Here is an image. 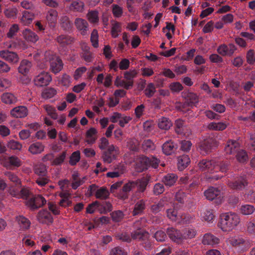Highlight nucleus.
I'll return each mask as SVG.
<instances>
[{"label":"nucleus","instance_id":"1","mask_svg":"<svg viewBox=\"0 0 255 255\" xmlns=\"http://www.w3.org/2000/svg\"><path fill=\"white\" fill-rule=\"evenodd\" d=\"M159 161L154 157H148L145 156H140L136 163V168L138 172H142L151 167L157 168L158 166Z\"/></svg>","mask_w":255,"mask_h":255},{"label":"nucleus","instance_id":"2","mask_svg":"<svg viewBox=\"0 0 255 255\" xmlns=\"http://www.w3.org/2000/svg\"><path fill=\"white\" fill-rule=\"evenodd\" d=\"M167 217L173 222H175L180 218L181 223H190L192 222V218L188 214H181L178 211L177 205L174 204V206L166 211ZM178 223H180L179 222Z\"/></svg>","mask_w":255,"mask_h":255},{"label":"nucleus","instance_id":"3","mask_svg":"<svg viewBox=\"0 0 255 255\" xmlns=\"http://www.w3.org/2000/svg\"><path fill=\"white\" fill-rule=\"evenodd\" d=\"M94 194L97 199L102 200L107 199L110 196V193L106 187H102L98 189V187L95 184H92L88 188L87 194L91 196Z\"/></svg>","mask_w":255,"mask_h":255},{"label":"nucleus","instance_id":"4","mask_svg":"<svg viewBox=\"0 0 255 255\" xmlns=\"http://www.w3.org/2000/svg\"><path fill=\"white\" fill-rule=\"evenodd\" d=\"M52 81V77L50 74L46 72H41L36 75L33 79L34 85L37 87L46 86Z\"/></svg>","mask_w":255,"mask_h":255},{"label":"nucleus","instance_id":"5","mask_svg":"<svg viewBox=\"0 0 255 255\" xmlns=\"http://www.w3.org/2000/svg\"><path fill=\"white\" fill-rule=\"evenodd\" d=\"M217 142L213 137H208L201 142L199 148L203 154L211 152L213 147L217 146Z\"/></svg>","mask_w":255,"mask_h":255},{"label":"nucleus","instance_id":"6","mask_svg":"<svg viewBox=\"0 0 255 255\" xmlns=\"http://www.w3.org/2000/svg\"><path fill=\"white\" fill-rule=\"evenodd\" d=\"M230 244L240 252L246 251L249 247V242L242 237H235L229 240Z\"/></svg>","mask_w":255,"mask_h":255},{"label":"nucleus","instance_id":"7","mask_svg":"<svg viewBox=\"0 0 255 255\" xmlns=\"http://www.w3.org/2000/svg\"><path fill=\"white\" fill-rule=\"evenodd\" d=\"M119 153L118 147L112 144L109 146L108 149L103 152L102 158L105 162L110 163L116 159Z\"/></svg>","mask_w":255,"mask_h":255},{"label":"nucleus","instance_id":"8","mask_svg":"<svg viewBox=\"0 0 255 255\" xmlns=\"http://www.w3.org/2000/svg\"><path fill=\"white\" fill-rule=\"evenodd\" d=\"M217 160L216 159H204L198 163V167L200 170L207 173H214L216 169Z\"/></svg>","mask_w":255,"mask_h":255},{"label":"nucleus","instance_id":"9","mask_svg":"<svg viewBox=\"0 0 255 255\" xmlns=\"http://www.w3.org/2000/svg\"><path fill=\"white\" fill-rule=\"evenodd\" d=\"M29 198V199H27L26 204L32 210L37 209L46 203L45 199L40 195L32 197L30 193Z\"/></svg>","mask_w":255,"mask_h":255},{"label":"nucleus","instance_id":"10","mask_svg":"<svg viewBox=\"0 0 255 255\" xmlns=\"http://www.w3.org/2000/svg\"><path fill=\"white\" fill-rule=\"evenodd\" d=\"M204 195L208 200H216V203L220 204L222 200L221 191L217 188L210 187L204 192Z\"/></svg>","mask_w":255,"mask_h":255},{"label":"nucleus","instance_id":"11","mask_svg":"<svg viewBox=\"0 0 255 255\" xmlns=\"http://www.w3.org/2000/svg\"><path fill=\"white\" fill-rule=\"evenodd\" d=\"M46 21L50 28L55 27L58 17V11L54 8L48 9L45 13Z\"/></svg>","mask_w":255,"mask_h":255},{"label":"nucleus","instance_id":"12","mask_svg":"<svg viewBox=\"0 0 255 255\" xmlns=\"http://www.w3.org/2000/svg\"><path fill=\"white\" fill-rule=\"evenodd\" d=\"M228 185L233 190H242L248 185V182L244 177L241 176L234 180L228 181Z\"/></svg>","mask_w":255,"mask_h":255},{"label":"nucleus","instance_id":"13","mask_svg":"<svg viewBox=\"0 0 255 255\" xmlns=\"http://www.w3.org/2000/svg\"><path fill=\"white\" fill-rule=\"evenodd\" d=\"M74 25L77 30L82 35H86L89 31V23L87 21L82 18H76L74 20Z\"/></svg>","mask_w":255,"mask_h":255},{"label":"nucleus","instance_id":"14","mask_svg":"<svg viewBox=\"0 0 255 255\" xmlns=\"http://www.w3.org/2000/svg\"><path fill=\"white\" fill-rule=\"evenodd\" d=\"M51 71L54 74L59 73L63 68V62L61 59L56 56L52 55L49 58Z\"/></svg>","mask_w":255,"mask_h":255},{"label":"nucleus","instance_id":"15","mask_svg":"<svg viewBox=\"0 0 255 255\" xmlns=\"http://www.w3.org/2000/svg\"><path fill=\"white\" fill-rule=\"evenodd\" d=\"M59 22L60 27L64 31L69 33L72 31L73 22L68 15L66 14L61 15L59 19Z\"/></svg>","mask_w":255,"mask_h":255},{"label":"nucleus","instance_id":"16","mask_svg":"<svg viewBox=\"0 0 255 255\" xmlns=\"http://www.w3.org/2000/svg\"><path fill=\"white\" fill-rule=\"evenodd\" d=\"M0 57L7 62L12 63H16L19 60V57L16 53L8 50H0Z\"/></svg>","mask_w":255,"mask_h":255},{"label":"nucleus","instance_id":"17","mask_svg":"<svg viewBox=\"0 0 255 255\" xmlns=\"http://www.w3.org/2000/svg\"><path fill=\"white\" fill-rule=\"evenodd\" d=\"M220 223L225 222L226 223H239V216L234 213L228 212L222 214L220 216Z\"/></svg>","mask_w":255,"mask_h":255},{"label":"nucleus","instance_id":"18","mask_svg":"<svg viewBox=\"0 0 255 255\" xmlns=\"http://www.w3.org/2000/svg\"><path fill=\"white\" fill-rule=\"evenodd\" d=\"M55 40L62 47H66L75 41V38L73 37L64 34L58 36Z\"/></svg>","mask_w":255,"mask_h":255},{"label":"nucleus","instance_id":"19","mask_svg":"<svg viewBox=\"0 0 255 255\" xmlns=\"http://www.w3.org/2000/svg\"><path fill=\"white\" fill-rule=\"evenodd\" d=\"M28 114V110L26 107L20 106L13 108L10 111V115L16 118H23Z\"/></svg>","mask_w":255,"mask_h":255},{"label":"nucleus","instance_id":"20","mask_svg":"<svg viewBox=\"0 0 255 255\" xmlns=\"http://www.w3.org/2000/svg\"><path fill=\"white\" fill-rule=\"evenodd\" d=\"M167 234L169 237L174 242L180 243L182 242V233L177 229L171 227L167 229Z\"/></svg>","mask_w":255,"mask_h":255},{"label":"nucleus","instance_id":"21","mask_svg":"<svg viewBox=\"0 0 255 255\" xmlns=\"http://www.w3.org/2000/svg\"><path fill=\"white\" fill-rule=\"evenodd\" d=\"M239 149V143L235 140H229L225 147V151L227 154H232L237 152Z\"/></svg>","mask_w":255,"mask_h":255},{"label":"nucleus","instance_id":"22","mask_svg":"<svg viewBox=\"0 0 255 255\" xmlns=\"http://www.w3.org/2000/svg\"><path fill=\"white\" fill-rule=\"evenodd\" d=\"M177 148V144L171 140L165 142L162 147L163 152L167 155H171L174 153Z\"/></svg>","mask_w":255,"mask_h":255},{"label":"nucleus","instance_id":"23","mask_svg":"<svg viewBox=\"0 0 255 255\" xmlns=\"http://www.w3.org/2000/svg\"><path fill=\"white\" fill-rule=\"evenodd\" d=\"M149 178L147 177H143L140 179H137L134 181L135 186H137V192L138 193H143L146 189L149 184Z\"/></svg>","mask_w":255,"mask_h":255},{"label":"nucleus","instance_id":"24","mask_svg":"<svg viewBox=\"0 0 255 255\" xmlns=\"http://www.w3.org/2000/svg\"><path fill=\"white\" fill-rule=\"evenodd\" d=\"M178 177L174 173H168L164 175L162 179L161 182L165 186L168 187L173 186L177 180Z\"/></svg>","mask_w":255,"mask_h":255},{"label":"nucleus","instance_id":"25","mask_svg":"<svg viewBox=\"0 0 255 255\" xmlns=\"http://www.w3.org/2000/svg\"><path fill=\"white\" fill-rule=\"evenodd\" d=\"M31 67V62L27 60L24 59L20 62L19 66L18 68V70L19 73L22 74L23 75H26L29 72Z\"/></svg>","mask_w":255,"mask_h":255},{"label":"nucleus","instance_id":"26","mask_svg":"<svg viewBox=\"0 0 255 255\" xmlns=\"http://www.w3.org/2000/svg\"><path fill=\"white\" fill-rule=\"evenodd\" d=\"M10 194L17 198H22L27 200L30 197V192L27 188H22L20 191L12 190L10 191Z\"/></svg>","mask_w":255,"mask_h":255},{"label":"nucleus","instance_id":"27","mask_svg":"<svg viewBox=\"0 0 255 255\" xmlns=\"http://www.w3.org/2000/svg\"><path fill=\"white\" fill-rule=\"evenodd\" d=\"M219 240L218 238L211 234H206L203 237L202 243L204 245L213 246L218 244Z\"/></svg>","mask_w":255,"mask_h":255},{"label":"nucleus","instance_id":"28","mask_svg":"<svg viewBox=\"0 0 255 255\" xmlns=\"http://www.w3.org/2000/svg\"><path fill=\"white\" fill-rule=\"evenodd\" d=\"M1 101L5 104H14L17 101V99L13 94L10 93H3L1 96Z\"/></svg>","mask_w":255,"mask_h":255},{"label":"nucleus","instance_id":"29","mask_svg":"<svg viewBox=\"0 0 255 255\" xmlns=\"http://www.w3.org/2000/svg\"><path fill=\"white\" fill-rule=\"evenodd\" d=\"M23 35L26 40L32 43L36 42L39 39L38 36L29 29H25L23 32Z\"/></svg>","mask_w":255,"mask_h":255},{"label":"nucleus","instance_id":"30","mask_svg":"<svg viewBox=\"0 0 255 255\" xmlns=\"http://www.w3.org/2000/svg\"><path fill=\"white\" fill-rule=\"evenodd\" d=\"M145 208V201L143 200L138 201L135 204L132 211L133 216L141 214Z\"/></svg>","mask_w":255,"mask_h":255},{"label":"nucleus","instance_id":"31","mask_svg":"<svg viewBox=\"0 0 255 255\" xmlns=\"http://www.w3.org/2000/svg\"><path fill=\"white\" fill-rule=\"evenodd\" d=\"M133 239L146 241L149 238V234L143 229H138L131 234Z\"/></svg>","mask_w":255,"mask_h":255},{"label":"nucleus","instance_id":"32","mask_svg":"<svg viewBox=\"0 0 255 255\" xmlns=\"http://www.w3.org/2000/svg\"><path fill=\"white\" fill-rule=\"evenodd\" d=\"M190 162V159L187 155H183L178 157V168L180 171H182L187 167Z\"/></svg>","mask_w":255,"mask_h":255},{"label":"nucleus","instance_id":"33","mask_svg":"<svg viewBox=\"0 0 255 255\" xmlns=\"http://www.w3.org/2000/svg\"><path fill=\"white\" fill-rule=\"evenodd\" d=\"M44 149V146L39 142L31 144L28 148V151L32 154H37L41 153Z\"/></svg>","mask_w":255,"mask_h":255},{"label":"nucleus","instance_id":"34","mask_svg":"<svg viewBox=\"0 0 255 255\" xmlns=\"http://www.w3.org/2000/svg\"><path fill=\"white\" fill-rule=\"evenodd\" d=\"M172 125L171 121L167 118L162 117L158 119V127L161 129L168 130Z\"/></svg>","mask_w":255,"mask_h":255},{"label":"nucleus","instance_id":"35","mask_svg":"<svg viewBox=\"0 0 255 255\" xmlns=\"http://www.w3.org/2000/svg\"><path fill=\"white\" fill-rule=\"evenodd\" d=\"M99 211L101 214H106L112 210V205L109 201H99Z\"/></svg>","mask_w":255,"mask_h":255},{"label":"nucleus","instance_id":"36","mask_svg":"<svg viewBox=\"0 0 255 255\" xmlns=\"http://www.w3.org/2000/svg\"><path fill=\"white\" fill-rule=\"evenodd\" d=\"M97 133V130L94 128H91L89 130H88L86 132V137L87 139L86 142L88 144H93L94 143L96 139V134Z\"/></svg>","mask_w":255,"mask_h":255},{"label":"nucleus","instance_id":"37","mask_svg":"<svg viewBox=\"0 0 255 255\" xmlns=\"http://www.w3.org/2000/svg\"><path fill=\"white\" fill-rule=\"evenodd\" d=\"M230 165L229 161L220 162L217 160L215 172L220 171L222 172H226L229 169Z\"/></svg>","mask_w":255,"mask_h":255},{"label":"nucleus","instance_id":"38","mask_svg":"<svg viewBox=\"0 0 255 255\" xmlns=\"http://www.w3.org/2000/svg\"><path fill=\"white\" fill-rule=\"evenodd\" d=\"M87 18L91 23L97 24L99 21V13L96 10L89 11L87 14Z\"/></svg>","mask_w":255,"mask_h":255},{"label":"nucleus","instance_id":"39","mask_svg":"<svg viewBox=\"0 0 255 255\" xmlns=\"http://www.w3.org/2000/svg\"><path fill=\"white\" fill-rule=\"evenodd\" d=\"M33 18L34 15L33 13L27 10H24L22 12L21 21L24 24L28 25L32 22Z\"/></svg>","mask_w":255,"mask_h":255},{"label":"nucleus","instance_id":"40","mask_svg":"<svg viewBox=\"0 0 255 255\" xmlns=\"http://www.w3.org/2000/svg\"><path fill=\"white\" fill-rule=\"evenodd\" d=\"M196 231L193 228H186L183 231L182 233V241L187 239H192L195 237Z\"/></svg>","mask_w":255,"mask_h":255},{"label":"nucleus","instance_id":"41","mask_svg":"<svg viewBox=\"0 0 255 255\" xmlns=\"http://www.w3.org/2000/svg\"><path fill=\"white\" fill-rule=\"evenodd\" d=\"M227 128V125L222 122L210 123L208 126V128L210 130H223Z\"/></svg>","mask_w":255,"mask_h":255},{"label":"nucleus","instance_id":"42","mask_svg":"<svg viewBox=\"0 0 255 255\" xmlns=\"http://www.w3.org/2000/svg\"><path fill=\"white\" fill-rule=\"evenodd\" d=\"M18 10L15 7H9L4 10L3 13L8 18H15L16 17Z\"/></svg>","mask_w":255,"mask_h":255},{"label":"nucleus","instance_id":"43","mask_svg":"<svg viewBox=\"0 0 255 255\" xmlns=\"http://www.w3.org/2000/svg\"><path fill=\"white\" fill-rule=\"evenodd\" d=\"M135 187V182L134 181H130L125 184L123 187V192L124 194L122 198L123 199H127L128 197V192H129L132 188Z\"/></svg>","mask_w":255,"mask_h":255},{"label":"nucleus","instance_id":"44","mask_svg":"<svg viewBox=\"0 0 255 255\" xmlns=\"http://www.w3.org/2000/svg\"><path fill=\"white\" fill-rule=\"evenodd\" d=\"M82 57L86 62H91L94 59L93 54L89 50L88 47H85L82 53Z\"/></svg>","mask_w":255,"mask_h":255},{"label":"nucleus","instance_id":"45","mask_svg":"<svg viewBox=\"0 0 255 255\" xmlns=\"http://www.w3.org/2000/svg\"><path fill=\"white\" fill-rule=\"evenodd\" d=\"M34 173L39 177L46 176L47 174L46 166L42 164L36 165L34 167Z\"/></svg>","mask_w":255,"mask_h":255},{"label":"nucleus","instance_id":"46","mask_svg":"<svg viewBox=\"0 0 255 255\" xmlns=\"http://www.w3.org/2000/svg\"><path fill=\"white\" fill-rule=\"evenodd\" d=\"M38 218L39 219H45V222H49L51 223L53 222V219L51 215L47 210L41 211L38 213Z\"/></svg>","mask_w":255,"mask_h":255},{"label":"nucleus","instance_id":"47","mask_svg":"<svg viewBox=\"0 0 255 255\" xmlns=\"http://www.w3.org/2000/svg\"><path fill=\"white\" fill-rule=\"evenodd\" d=\"M56 93L57 91L54 88H46L42 92V97L44 99H50L53 97Z\"/></svg>","mask_w":255,"mask_h":255},{"label":"nucleus","instance_id":"48","mask_svg":"<svg viewBox=\"0 0 255 255\" xmlns=\"http://www.w3.org/2000/svg\"><path fill=\"white\" fill-rule=\"evenodd\" d=\"M184 121L181 119H177L175 122V130L178 134H184Z\"/></svg>","mask_w":255,"mask_h":255},{"label":"nucleus","instance_id":"49","mask_svg":"<svg viewBox=\"0 0 255 255\" xmlns=\"http://www.w3.org/2000/svg\"><path fill=\"white\" fill-rule=\"evenodd\" d=\"M80 159V152L77 150L73 152L70 157L69 164L72 166L75 165Z\"/></svg>","mask_w":255,"mask_h":255},{"label":"nucleus","instance_id":"50","mask_svg":"<svg viewBox=\"0 0 255 255\" xmlns=\"http://www.w3.org/2000/svg\"><path fill=\"white\" fill-rule=\"evenodd\" d=\"M84 7L83 2L81 1H74L70 5V9L76 11H82Z\"/></svg>","mask_w":255,"mask_h":255},{"label":"nucleus","instance_id":"51","mask_svg":"<svg viewBox=\"0 0 255 255\" xmlns=\"http://www.w3.org/2000/svg\"><path fill=\"white\" fill-rule=\"evenodd\" d=\"M155 92V87L152 83H149L144 91V94L148 98L153 96Z\"/></svg>","mask_w":255,"mask_h":255},{"label":"nucleus","instance_id":"52","mask_svg":"<svg viewBox=\"0 0 255 255\" xmlns=\"http://www.w3.org/2000/svg\"><path fill=\"white\" fill-rule=\"evenodd\" d=\"M163 184V183H157L154 185L153 193L154 195H159L164 192L165 187Z\"/></svg>","mask_w":255,"mask_h":255},{"label":"nucleus","instance_id":"53","mask_svg":"<svg viewBox=\"0 0 255 255\" xmlns=\"http://www.w3.org/2000/svg\"><path fill=\"white\" fill-rule=\"evenodd\" d=\"M98 37V31L96 29H94L91 34L90 40L93 46L95 48H97L99 46Z\"/></svg>","mask_w":255,"mask_h":255},{"label":"nucleus","instance_id":"54","mask_svg":"<svg viewBox=\"0 0 255 255\" xmlns=\"http://www.w3.org/2000/svg\"><path fill=\"white\" fill-rule=\"evenodd\" d=\"M4 175L11 182H12L15 185H19L20 184V179L14 173L7 171L4 173Z\"/></svg>","mask_w":255,"mask_h":255},{"label":"nucleus","instance_id":"55","mask_svg":"<svg viewBox=\"0 0 255 255\" xmlns=\"http://www.w3.org/2000/svg\"><path fill=\"white\" fill-rule=\"evenodd\" d=\"M187 102H188L191 106H196L199 102L198 96L193 93H190L188 95V99Z\"/></svg>","mask_w":255,"mask_h":255},{"label":"nucleus","instance_id":"56","mask_svg":"<svg viewBox=\"0 0 255 255\" xmlns=\"http://www.w3.org/2000/svg\"><path fill=\"white\" fill-rule=\"evenodd\" d=\"M192 143L189 140H183L180 141V149L185 152H189L191 148Z\"/></svg>","mask_w":255,"mask_h":255},{"label":"nucleus","instance_id":"57","mask_svg":"<svg viewBox=\"0 0 255 255\" xmlns=\"http://www.w3.org/2000/svg\"><path fill=\"white\" fill-rule=\"evenodd\" d=\"M142 145L143 149L147 151L152 150L155 148L153 142L150 139L144 140Z\"/></svg>","mask_w":255,"mask_h":255},{"label":"nucleus","instance_id":"58","mask_svg":"<svg viewBox=\"0 0 255 255\" xmlns=\"http://www.w3.org/2000/svg\"><path fill=\"white\" fill-rule=\"evenodd\" d=\"M255 207L251 205H244L241 208V212L244 215L252 214L255 211Z\"/></svg>","mask_w":255,"mask_h":255},{"label":"nucleus","instance_id":"59","mask_svg":"<svg viewBox=\"0 0 255 255\" xmlns=\"http://www.w3.org/2000/svg\"><path fill=\"white\" fill-rule=\"evenodd\" d=\"M66 155V152L64 151L55 158H53L52 164L54 165H61L64 161Z\"/></svg>","mask_w":255,"mask_h":255},{"label":"nucleus","instance_id":"60","mask_svg":"<svg viewBox=\"0 0 255 255\" xmlns=\"http://www.w3.org/2000/svg\"><path fill=\"white\" fill-rule=\"evenodd\" d=\"M236 158L238 161L243 163L246 162L248 158L247 153L244 150L237 151Z\"/></svg>","mask_w":255,"mask_h":255},{"label":"nucleus","instance_id":"61","mask_svg":"<svg viewBox=\"0 0 255 255\" xmlns=\"http://www.w3.org/2000/svg\"><path fill=\"white\" fill-rule=\"evenodd\" d=\"M112 12L116 17H120L123 13V8L118 4H114L112 5Z\"/></svg>","mask_w":255,"mask_h":255},{"label":"nucleus","instance_id":"62","mask_svg":"<svg viewBox=\"0 0 255 255\" xmlns=\"http://www.w3.org/2000/svg\"><path fill=\"white\" fill-rule=\"evenodd\" d=\"M111 217L113 221L119 222L124 217V213L122 211L118 210L113 212L111 214Z\"/></svg>","mask_w":255,"mask_h":255},{"label":"nucleus","instance_id":"63","mask_svg":"<svg viewBox=\"0 0 255 255\" xmlns=\"http://www.w3.org/2000/svg\"><path fill=\"white\" fill-rule=\"evenodd\" d=\"M191 107L188 102L187 101L184 103H180L176 106V108L179 110L185 113L190 111Z\"/></svg>","mask_w":255,"mask_h":255},{"label":"nucleus","instance_id":"64","mask_svg":"<svg viewBox=\"0 0 255 255\" xmlns=\"http://www.w3.org/2000/svg\"><path fill=\"white\" fill-rule=\"evenodd\" d=\"M247 62L250 65H253L255 62V53L253 50H249L246 55Z\"/></svg>","mask_w":255,"mask_h":255}]
</instances>
